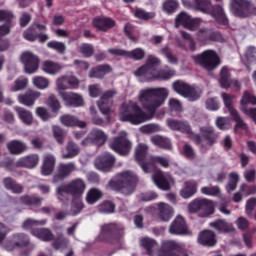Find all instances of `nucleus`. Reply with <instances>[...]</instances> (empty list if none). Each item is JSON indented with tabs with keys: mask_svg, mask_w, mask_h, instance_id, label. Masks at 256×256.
<instances>
[{
	"mask_svg": "<svg viewBox=\"0 0 256 256\" xmlns=\"http://www.w3.org/2000/svg\"><path fill=\"white\" fill-rule=\"evenodd\" d=\"M230 11L235 17H251L256 15V7L248 0H230Z\"/></svg>",
	"mask_w": 256,
	"mask_h": 256,
	"instance_id": "6",
	"label": "nucleus"
},
{
	"mask_svg": "<svg viewBox=\"0 0 256 256\" xmlns=\"http://www.w3.org/2000/svg\"><path fill=\"white\" fill-rule=\"evenodd\" d=\"M41 97V92L28 90L24 94L18 95V102L21 105H25V107H33L35 105V101Z\"/></svg>",
	"mask_w": 256,
	"mask_h": 256,
	"instance_id": "25",
	"label": "nucleus"
},
{
	"mask_svg": "<svg viewBox=\"0 0 256 256\" xmlns=\"http://www.w3.org/2000/svg\"><path fill=\"white\" fill-rule=\"evenodd\" d=\"M216 127L221 129V131H227V129H231V119L227 117H218L216 118Z\"/></svg>",
	"mask_w": 256,
	"mask_h": 256,
	"instance_id": "56",
	"label": "nucleus"
},
{
	"mask_svg": "<svg viewBox=\"0 0 256 256\" xmlns=\"http://www.w3.org/2000/svg\"><path fill=\"white\" fill-rule=\"evenodd\" d=\"M83 207V198H73L70 214L79 215L83 211Z\"/></svg>",
	"mask_w": 256,
	"mask_h": 256,
	"instance_id": "54",
	"label": "nucleus"
},
{
	"mask_svg": "<svg viewBox=\"0 0 256 256\" xmlns=\"http://www.w3.org/2000/svg\"><path fill=\"white\" fill-rule=\"evenodd\" d=\"M26 245H29V237L23 233H18L12 235L11 238L2 244V247L6 251H15V249H21V247Z\"/></svg>",
	"mask_w": 256,
	"mask_h": 256,
	"instance_id": "14",
	"label": "nucleus"
},
{
	"mask_svg": "<svg viewBox=\"0 0 256 256\" xmlns=\"http://www.w3.org/2000/svg\"><path fill=\"white\" fill-rule=\"evenodd\" d=\"M60 97L64 102V105H66V107H83V105H85L83 96L75 92H68Z\"/></svg>",
	"mask_w": 256,
	"mask_h": 256,
	"instance_id": "24",
	"label": "nucleus"
},
{
	"mask_svg": "<svg viewBox=\"0 0 256 256\" xmlns=\"http://www.w3.org/2000/svg\"><path fill=\"white\" fill-rule=\"evenodd\" d=\"M138 181L139 178L137 177V174L126 170L118 173L108 182V189L119 191L123 195H131V193L135 191Z\"/></svg>",
	"mask_w": 256,
	"mask_h": 256,
	"instance_id": "4",
	"label": "nucleus"
},
{
	"mask_svg": "<svg viewBox=\"0 0 256 256\" xmlns=\"http://www.w3.org/2000/svg\"><path fill=\"white\" fill-rule=\"evenodd\" d=\"M159 218L161 221H169L173 217V208L169 204L160 202L158 204Z\"/></svg>",
	"mask_w": 256,
	"mask_h": 256,
	"instance_id": "38",
	"label": "nucleus"
},
{
	"mask_svg": "<svg viewBox=\"0 0 256 256\" xmlns=\"http://www.w3.org/2000/svg\"><path fill=\"white\" fill-rule=\"evenodd\" d=\"M111 149L118 153V155H129L131 153V149L133 147V144L129 139H127V132L122 131L120 135L116 138H114L110 143Z\"/></svg>",
	"mask_w": 256,
	"mask_h": 256,
	"instance_id": "9",
	"label": "nucleus"
},
{
	"mask_svg": "<svg viewBox=\"0 0 256 256\" xmlns=\"http://www.w3.org/2000/svg\"><path fill=\"white\" fill-rule=\"evenodd\" d=\"M195 193H197V183L195 180L184 182V185L180 190L181 197H183V199H191Z\"/></svg>",
	"mask_w": 256,
	"mask_h": 256,
	"instance_id": "30",
	"label": "nucleus"
},
{
	"mask_svg": "<svg viewBox=\"0 0 256 256\" xmlns=\"http://www.w3.org/2000/svg\"><path fill=\"white\" fill-rule=\"evenodd\" d=\"M183 249V244L176 242L175 240H165L162 242L161 250H158L157 256H181L173 253V251H181ZM182 256H187V254L182 253Z\"/></svg>",
	"mask_w": 256,
	"mask_h": 256,
	"instance_id": "17",
	"label": "nucleus"
},
{
	"mask_svg": "<svg viewBox=\"0 0 256 256\" xmlns=\"http://www.w3.org/2000/svg\"><path fill=\"white\" fill-rule=\"evenodd\" d=\"M47 47L54 49V51H57L60 55H63L67 49L65 43L59 41H50L47 43Z\"/></svg>",
	"mask_w": 256,
	"mask_h": 256,
	"instance_id": "58",
	"label": "nucleus"
},
{
	"mask_svg": "<svg viewBox=\"0 0 256 256\" xmlns=\"http://www.w3.org/2000/svg\"><path fill=\"white\" fill-rule=\"evenodd\" d=\"M160 53L161 55H164V57H166L168 63H171L172 65L177 64V56H175L173 52H171V49H169V47L166 46L160 49Z\"/></svg>",
	"mask_w": 256,
	"mask_h": 256,
	"instance_id": "60",
	"label": "nucleus"
},
{
	"mask_svg": "<svg viewBox=\"0 0 256 256\" xmlns=\"http://www.w3.org/2000/svg\"><path fill=\"white\" fill-rule=\"evenodd\" d=\"M93 26L98 31H107V29L115 27V21L111 18H95L93 20Z\"/></svg>",
	"mask_w": 256,
	"mask_h": 256,
	"instance_id": "35",
	"label": "nucleus"
},
{
	"mask_svg": "<svg viewBox=\"0 0 256 256\" xmlns=\"http://www.w3.org/2000/svg\"><path fill=\"white\" fill-rule=\"evenodd\" d=\"M108 53H111L112 55H120L121 57H128V59H134V61L145 59V50L143 48H135L131 51L110 48Z\"/></svg>",
	"mask_w": 256,
	"mask_h": 256,
	"instance_id": "19",
	"label": "nucleus"
},
{
	"mask_svg": "<svg viewBox=\"0 0 256 256\" xmlns=\"http://www.w3.org/2000/svg\"><path fill=\"white\" fill-rule=\"evenodd\" d=\"M202 195H209L212 197H219L221 195V190L219 186H204L200 189Z\"/></svg>",
	"mask_w": 256,
	"mask_h": 256,
	"instance_id": "55",
	"label": "nucleus"
},
{
	"mask_svg": "<svg viewBox=\"0 0 256 256\" xmlns=\"http://www.w3.org/2000/svg\"><path fill=\"white\" fill-rule=\"evenodd\" d=\"M79 87V79L73 75H62L56 79V93L59 97L66 95L67 89H77Z\"/></svg>",
	"mask_w": 256,
	"mask_h": 256,
	"instance_id": "12",
	"label": "nucleus"
},
{
	"mask_svg": "<svg viewBox=\"0 0 256 256\" xmlns=\"http://www.w3.org/2000/svg\"><path fill=\"white\" fill-rule=\"evenodd\" d=\"M151 141L153 145H156V147H160L161 149H167L168 151H171V149H173V146L171 145V140H169V138L156 135L151 138Z\"/></svg>",
	"mask_w": 256,
	"mask_h": 256,
	"instance_id": "39",
	"label": "nucleus"
},
{
	"mask_svg": "<svg viewBox=\"0 0 256 256\" xmlns=\"http://www.w3.org/2000/svg\"><path fill=\"white\" fill-rule=\"evenodd\" d=\"M47 223V220H33V219H27L23 222L22 227L23 229H33V227H37L39 225H45Z\"/></svg>",
	"mask_w": 256,
	"mask_h": 256,
	"instance_id": "63",
	"label": "nucleus"
},
{
	"mask_svg": "<svg viewBox=\"0 0 256 256\" xmlns=\"http://www.w3.org/2000/svg\"><path fill=\"white\" fill-rule=\"evenodd\" d=\"M121 227L117 226V224H106L101 227V232L99 234V241H108V243H115V241L111 240L113 234L119 231Z\"/></svg>",
	"mask_w": 256,
	"mask_h": 256,
	"instance_id": "26",
	"label": "nucleus"
},
{
	"mask_svg": "<svg viewBox=\"0 0 256 256\" xmlns=\"http://www.w3.org/2000/svg\"><path fill=\"white\" fill-rule=\"evenodd\" d=\"M169 233L171 235H191L189 228H187V223L183 216L178 215L169 227Z\"/></svg>",
	"mask_w": 256,
	"mask_h": 256,
	"instance_id": "20",
	"label": "nucleus"
},
{
	"mask_svg": "<svg viewBox=\"0 0 256 256\" xmlns=\"http://www.w3.org/2000/svg\"><path fill=\"white\" fill-rule=\"evenodd\" d=\"M59 121L61 125H64V127H80L81 129L87 127V123H85L84 121H79L77 117L71 114L61 115Z\"/></svg>",
	"mask_w": 256,
	"mask_h": 256,
	"instance_id": "28",
	"label": "nucleus"
},
{
	"mask_svg": "<svg viewBox=\"0 0 256 256\" xmlns=\"http://www.w3.org/2000/svg\"><path fill=\"white\" fill-rule=\"evenodd\" d=\"M15 111L24 125H33V113L22 107H15Z\"/></svg>",
	"mask_w": 256,
	"mask_h": 256,
	"instance_id": "37",
	"label": "nucleus"
},
{
	"mask_svg": "<svg viewBox=\"0 0 256 256\" xmlns=\"http://www.w3.org/2000/svg\"><path fill=\"white\" fill-rule=\"evenodd\" d=\"M140 243L142 247H145V249L148 252V255L150 256L155 255V253L157 254V252L159 251L157 250V241H155L154 239L145 237L141 239Z\"/></svg>",
	"mask_w": 256,
	"mask_h": 256,
	"instance_id": "41",
	"label": "nucleus"
},
{
	"mask_svg": "<svg viewBox=\"0 0 256 256\" xmlns=\"http://www.w3.org/2000/svg\"><path fill=\"white\" fill-rule=\"evenodd\" d=\"M101 197H103V192L97 188H92L86 194V203L88 205H95Z\"/></svg>",
	"mask_w": 256,
	"mask_h": 256,
	"instance_id": "45",
	"label": "nucleus"
},
{
	"mask_svg": "<svg viewBox=\"0 0 256 256\" xmlns=\"http://www.w3.org/2000/svg\"><path fill=\"white\" fill-rule=\"evenodd\" d=\"M11 155H21L27 151V145L19 140H12L6 144Z\"/></svg>",
	"mask_w": 256,
	"mask_h": 256,
	"instance_id": "31",
	"label": "nucleus"
},
{
	"mask_svg": "<svg viewBox=\"0 0 256 256\" xmlns=\"http://www.w3.org/2000/svg\"><path fill=\"white\" fill-rule=\"evenodd\" d=\"M47 105L48 107H50V109H52L54 113H57V111L61 109V102H59V99H57V96H55V94H51L48 97Z\"/></svg>",
	"mask_w": 256,
	"mask_h": 256,
	"instance_id": "57",
	"label": "nucleus"
},
{
	"mask_svg": "<svg viewBox=\"0 0 256 256\" xmlns=\"http://www.w3.org/2000/svg\"><path fill=\"white\" fill-rule=\"evenodd\" d=\"M19 61L24 67L25 73L33 75L39 70V56L33 54L30 51L22 52L19 56Z\"/></svg>",
	"mask_w": 256,
	"mask_h": 256,
	"instance_id": "11",
	"label": "nucleus"
},
{
	"mask_svg": "<svg viewBox=\"0 0 256 256\" xmlns=\"http://www.w3.org/2000/svg\"><path fill=\"white\" fill-rule=\"evenodd\" d=\"M167 125L169 129H172V131H181V133H186L190 139H193L196 143H199L201 141V138L199 135L194 134L193 131H191V126H189V123L178 121L175 119H168Z\"/></svg>",
	"mask_w": 256,
	"mask_h": 256,
	"instance_id": "13",
	"label": "nucleus"
},
{
	"mask_svg": "<svg viewBox=\"0 0 256 256\" xmlns=\"http://www.w3.org/2000/svg\"><path fill=\"white\" fill-rule=\"evenodd\" d=\"M79 146L74 142H69L66 146V152L62 154V159H73V157H77L79 155Z\"/></svg>",
	"mask_w": 256,
	"mask_h": 256,
	"instance_id": "47",
	"label": "nucleus"
},
{
	"mask_svg": "<svg viewBox=\"0 0 256 256\" xmlns=\"http://www.w3.org/2000/svg\"><path fill=\"white\" fill-rule=\"evenodd\" d=\"M35 114L41 121H49V119H51V113H49V110L45 107H37L35 109Z\"/></svg>",
	"mask_w": 256,
	"mask_h": 256,
	"instance_id": "61",
	"label": "nucleus"
},
{
	"mask_svg": "<svg viewBox=\"0 0 256 256\" xmlns=\"http://www.w3.org/2000/svg\"><path fill=\"white\" fill-rule=\"evenodd\" d=\"M55 169V156L51 154H46L44 156V161L42 165L41 173L42 175H51Z\"/></svg>",
	"mask_w": 256,
	"mask_h": 256,
	"instance_id": "36",
	"label": "nucleus"
},
{
	"mask_svg": "<svg viewBox=\"0 0 256 256\" xmlns=\"http://www.w3.org/2000/svg\"><path fill=\"white\" fill-rule=\"evenodd\" d=\"M113 165H115V157L107 152L100 155L95 161V167L104 173L111 171Z\"/></svg>",
	"mask_w": 256,
	"mask_h": 256,
	"instance_id": "23",
	"label": "nucleus"
},
{
	"mask_svg": "<svg viewBox=\"0 0 256 256\" xmlns=\"http://www.w3.org/2000/svg\"><path fill=\"white\" fill-rule=\"evenodd\" d=\"M107 73H111V66L101 65L96 68H93L89 73V77L101 79V78L105 77V75H107Z\"/></svg>",
	"mask_w": 256,
	"mask_h": 256,
	"instance_id": "42",
	"label": "nucleus"
},
{
	"mask_svg": "<svg viewBox=\"0 0 256 256\" xmlns=\"http://www.w3.org/2000/svg\"><path fill=\"white\" fill-rule=\"evenodd\" d=\"M173 90L182 97H187L190 101H196L199 99L200 94L197 90L183 81H176L173 83Z\"/></svg>",
	"mask_w": 256,
	"mask_h": 256,
	"instance_id": "15",
	"label": "nucleus"
},
{
	"mask_svg": "<svg viewBox=\"0 0 256 256\" xmlns=\"http://www.w3.org/2000/svg\"><path fill=\"white\" fill-rule=\"evenodd\" d=\"M28 84L29 79L24 76H20L15 80L14 86L10 88V91H12V93H17V91H23V89L27 88Z\"/></svg>",
	"mask_w": 256,
	"mask_h": 256,
	"instance_id": "48",
	"label": "nucleus"
},
{
	"mask_svg": "<svg viewBox=\"0 0 256 256\" xmlns=\"http://www.w3.org/2000/svg\"><path fill=\"white\" fill-rule=\"evenodd\" d=\"M183 39H185V44L181 43V40H177V43L179 47L184 49L185 51H195V41H193V38H191V35L185 31L180 32ZM188 45V46H187Z\"/></svg>",
	"mask_w": 256,
	"mask_h": 256,
	"instance_id": "40",
	"label": "nucleus"
},
{
	"mask_svg": "<svg viewBox=\"0 0 256 256\" xmlns=\"http://www.w3.org/2000/svg\"><path fill=\"white\" fill-rule=\"evenodd\" d=\"M188 211L189 213H197L198 211H202L203 217H207L215 213V205L211 200L197 198L190 202L188 205Z\"/></svg>",
	"mask_w": 256,
	"mask_h": 256,
	"instance_id": "8",
	"label": "nucleus"
},
{
	"mask_svg": "<svg viewBox=\"0 0 256 256\" xmlns=\"http://www.w3.org/2000/svg\"><path fill=\"white\" fill-rule=\"evenodd\" d=\"M238 183H239V173L231 172L229 174L228 184L226 185L227 193H232V191H235V189H237Z\"/></svg>",
	"mask_w": 256,
	"mask_h": 256,
	"instance_id": "50",
	"label": "nucleus"
},
{
	"mask_svg": "<svg viewBox=\"0 0 256 256\" xmlns=\"http://www.w3.org/2000/svg\"><path fill=\"white\" fill-rule=\"evenodd\" d=\"M149 147L146 144H138L135 150V160L139 163L144 173H151L153 171V164L151 163V157H147Z\"/></svg>",
	"mask_w": 256,
	"mask_h": 256,
	"instance_id": "10",
	"label": "nucleus"
},
{
	"mask_svg": "<svg viewBox=\"0 0 256 256\" xmlns=\"http://www.w3.org/2000/svg\"><path fill=\"white\" fill-rule=\"evenodd\" d=\"M200 133L204 139H206V143L211 146L215 141H217V133H215V129L211 125H206L200 128Z\"/></svg>",
	"mask_w": 256,
	"mask_h": 256,
	"instance_id": "32",
	"label": "nucleus"
},
{
	"mask_svg": "<svg viewBox=\"0 0 256 256\" xmlns=\"http://www.w3.org/2000/svg\"><path fill=\"white\" fill-rule=\"evenodd\" d=\"M192 59L196 65H200L205 71H215L221 65L219 55L213 50H205L198 55L192 56Z\"/></svg>",
	"mask_w": 256,
	"mask_h": 256,
	"instance_id": "5",
	"label": "nucleus"
},
{
	"mask_svg": "<svg viewBox=\"0 0 256 256\" xmlns=\"http://www.w3.org/2000/svg\"><path fill=\"white\" fill-rule=\"evenodd\" d=\"M32 83L36 89H40V91H45V89L49 88V79L43 76H35L32 79Z\"/></svg>",
	"mask_w": 256,
	"mask_h": 256,
	"instance_id": "51",
	"label": "nucleus"
},
{
	"mask_svg": "<svg viewBox=\"0 0 256 256\" xmlns=\"http://www.w3.org/2000/svg\"><path fill=\"white\" fill-rule=\"evenodd\" d=\"M75 163L70 162L66 164H60L58 167V172L56 175H54L53 183H59V181H63L64 177H68V175H71L73 171H75Z\"/></svg>",
	"mask_w": 256,
	"mask_h": 256,
	"instance_id": "27",
	"label": "nucleus"
},
{
	"mask_svg": "<svg viewBox=\"0 0 256 256\" xmlns=\"http://www.w3.org/2000/svg\"><path fill=\"white\" fill-rule=\"evenodd\" d=\"M230 77L231 72L229 71V68L223 67L220 71L219 79L220 87H222V89H229V87L231 86V84L229 83V81L231 80Z\"/></svg>",
	"mask_w": 256,
	"mask_h": 256,
	"instance_id": "46",
	"label": "nucleus"
},
{
	"mask_svg": "<svg viewBox=\"0 0 256 256\" xmlns=\"http://www.w3.org/2000/svg\"><path fill=\"white\" fill-rule=\"evenodd\" d=\"M152 180L158 189H162V191H169L174 183L173 177H171V175L165 174L161 171L156 172L152 176Z\"/></svg>",
	"mask_w": 256,
	"mask_h": 256,
	"instance_id": "21",
	"label": "nucleus"
},
{
	"mask_svg": "<svg viewBox=\"0 0 256 256\" xmlns=\"http://www.w3.org/2000/svg\"><path fill=\"white\" fill-rule=\"evenodd\" d=\"M216 1L221 2L222 0ZM181 2L186 7L212 15L219 25H229V19H227L223 7L219 5L213 6L211 0H194L193 3H191V0H181Z\"/></svg>",
	"mask_w": 256,
	"mask_h": 256,
	"instance_id": "3",
	"label": "nucleus"
},
{
	"mask_svg": "<svg viewBox=\"0 0 256 256\" xmlns=\"http://www.w3.org/2000/svg\"><path fill=\"white\" fill-rule=\"evenodd\" d=\"M85 189H86V186L83 179L78 178V179L72 180L66 186H63L62 188L57 189L58 199L61 200V197H63L65 193H69L70 195H72L73 198H83Z\"/></svg>",
	"mask_w": 256,
	"mask_h": 256,
	"instance_id": "7",
	"label": "nucleus"
},
{
	"mask_svg": "<svg viewBox=\"0 0 256 256\" xmlns=\"http://www.w3.org/2000/svg\"><path fill=\"white\" fill-rule=\"evenodd\" d=\"M99 213H114L115 212V204L111 201H105L98 205L97 207Z\"/></svg>",
	"mask_w": 256,
	"mask_h": 256,
	"instance_id": "59",
	"label": "nucleus"
},
{
	"mask_svg": "<svg viewBox=\"0 0 256 256\" xmlns=\"http://www.w3.org/2000/svg\"><path fill=\"white\" fill-rule=\"evenodd\" d=\"M182 25L189 31H195L201 25L200 18H191V16L185 12H181L176 17V27Z\"/></svg>",
	"mask_w": 256,
	"mask_h": 256,
	"instance_id": "18",
	"label": "nucleus"
},
{
	"mask_svg": "<svg viewBox=\"0 0 256 256\" xmlns=\"http://www.w3.org/2000/svg\"><path fill=\"white\" fill-rule=\"evenodd\" d=\"M61 69H63L61 64L51 60H46L42 63V71L47 75H57V73L61 72Z\"/></svg>",
	"mask_w": 256,
	"mask_h": 256,
	"instance_id": "34",
	"label": "nucleus"
},
{
	"mask_svg": "<svg viewBox=\"0 0 256 256\" xmlns=\"http://www.w3.org/2000/svg\"><path fill=\"white\" fill-rule=\"evenodd\" d=\"M198 242L200 245H207L208 247H213L217 240L215 239V232L211 230H205L200 233Z\"/></svg>",
	"mask_w": 256,
	"mask_h": 256,
	"instance_id": "33",
	"label": "nucleus"
},
{
	"mask_svg": "<svg viewBox=\"0 0 256 256\" xmlns=\"http://www.w3.org/2000/svg\"><path fill=\"white\" fill-rule=\"evenodd\" d=\"M32 235L41 241H53V233L47 228L33 229Z\"/></svg>",
	"mask_w": 256,
	"mask_h": 256,
	"instance_id": "44",
	"label": "nucleus"
},
{
	"mask_svg": "<svg viewBox=\"0 0 256 256\" xmlns=\"http://www.w3.org/2000/svg\"><path fill=\"white\" fill-rule=\"evenodd\" d=\"M179 9V2L177 0H166L163 3V11L171 15V13H175Z\"/></svg>",
	"mask_w": 256,
	"mask_h": 256,
	"instance_id": "53",
	"label": "nucleus"
},
{
	"mask_svg": "<svg viewBox=\"0 0 256 256\" xmlns=\"http://www.w3.org/2000/svg\"><path fill=\"white\" fill-rule=\"evenodd\" d=\"M69 245V239L63 237V234L57 237V240L53 243L54 249H65Z\"/></svg>",
	"mask_w": 256,
	"mask_h": 256,
	"instance_id": "64",
	"label": "nucleus"
},
{
	"mask_svg": "<svg viewBox=\"0 0 256 256\" xmlns=\"http://www.w3.org/2000/svg\"><path fill=\"white\" fill-rule=\"evenodd\" d=\"M16 165L17 167H26V169H35L39 165V155L24 156L17 161Z\"/></svg>",
	"mask_w": 256,
	"mask_h": 256,
	"instance_id": "29",
	"label": "nucleus"
},
{
	"mask_svg": "<svg viewBox=\"0 0 256 256\" xmlns=\"http://www.w3.org/2000/svg\"><path fill=\"white\" fill-rule=\"evenodd\" d=\"M107 143V134L99 129L93 128L87 138L82 141V145H105Z\"/></svg>",
	"mask_w": 256,
	"mask_h": 256,
	"instance_id": "16",
	"label": "nucleus"
},
{
	"mask_svg": "<svg viewBox=\"0 0 256 256\" xmlns=\"http://www.w3.org/2000/svg\"><path fill=\"white\" fill-rule=\"evenodd\" d=\"M223 103L226 107V109L229 111L230 115H235L236 110L233 108V99H235V95L222 93L221 94Z\"/></svg>",
	"mask_w": 256,
	"mask_h": 256,
	"instance_id": "49",
	"label": "nucleus"
},
{
	"mask_svg": "<svg viewBox=\"0 0 256 256\" xmlns=\"http://www.w3.org/2000/svg\"><path fill=\"white\" fill-rule=\"evenodd\" d=\"M256 49L255 47H248L244 57H242V61L246 65H251L252 63L256 62V57H255Z\"/></svg>",
	"mask_w": 256,
	"mask_h": 256,
	"instance_id": "52",
	"label": "nucleus"
},
{
	"mask_svg": "<svg viewBox=\"0 0 256 256\" xmlns=\"http://www.w3.org/2000/svg\"><path fill=\"white\" fill-rule=\"evenodd\" d=\"M210 227L219 231V233H229L233 231V224H229L223 220H216L210 223Z\"/></svg>",
	"mask_w": 256,
	"mask_h": 256,
	"instance_id": "43",
	"label": "nucleus"
},
{
	"mask_svg": "<svg viewBox=\"0 0 256 256\" xmlns=\"http://www.w3.org/2000/svg\"><path fill=\"white\" fill-rule=\"evenodd\" d=\"M157 65H161V60L159 58L150 55L148 56L146 60V64L139 67L135 72L134 75L136 77H139L142 81H166L167 79H171V77H174L175 70L171 69H163V70H157Z\"/></svg>",
	"mask_w": 256,
	"mask_h": 256,
	"instance_id": "2",
	"label": "nucleus"
},
{
	"mask_svg": "<svg viewBox=\"0 0 256 256\" xmlns=\"http://www.w3.org/2000/svg\"><path fill=\"white\" fill-rule=\"evenodd\" d=\"M52 133L57 143L62 145L63 139H65V132H63V129L59 126H52Z\"/></svg>",
	"mask_w": 256,
	"mask_h": 256,
	"instance_id": "62",
	"label": "nucleus"
},
{
	"mask_svg": "<svg viewBox=\"0 0 256 256\" xmlns=\"http://www.w3.org/2000/svg\"><path fill=\"white\" fill-rule=\"evenodd\" d=\"M169 97V90L167 88H148L140 90L138 94V101L145 109L137 102L131 100L125 101L119 110L120 121L131 123V125H141L145 121L153 119V115L161 105L167 101Z\"/></svg>",
	"mask_w": 256,
	"mask_h": 256,
	"instance_id": "1",
	"label": "nucleus"
},
{
	"mask_svg": "<svg viewBox=\"0 0 256 256\" xmlns=\"http://www.w3.org/2000/svg\"><path fill=\"white\" fill-rule=\"evenodd\" d=\"M117 95L115 90L106 91L100 98L98 102L99 110L102 115H109L111 112V105H113V98Z\"/></svg>",
	"mask_w": 256,
	"mask_h": 256,
	"instance_id": "22",
	"label": "nucleus"
}]
</instances>
